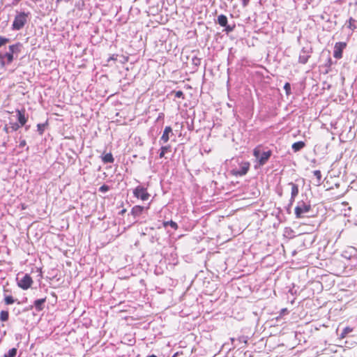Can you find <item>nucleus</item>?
<instances>
[{
	"label": "nucleus",
	"instance_id": "obj_30",
	"mask_svg": "<svg viewBox=\"0 0 357 357\" xmlns=\"http://www.w3.org/2000/svg\"><path fill=\"white\" fill-rule=\"evenodd\" d=\"M175 96L176 98H182L183 96V93L181 91H178L175 93Z\"/></svg>",
	"mask_w": 357,
	"mask_h": 357
},
{
	"label": "nucleus",
	"instance_id": "obj_6",
	"mask_svg": "<svg viewBox=\"0 0 357 357\" xmlns=\"http://www.w3.org/2000/svg\"><path fill=\"white\" fill-rule=\"evenodd\" d=\"M250 168V163L248 162H243L240 164L239 169H233L232 174L235 176H243L247 174Z\"/></svg>",
	"mask_w": 357,
	"mask_h": 357
},
{
	"label": "nucleus",
	"instance_id": "obj_5",
	"mask_svg": "<svg viewBox=\"0 0 357 357\" xmlns=\"http://www.w3.org/2000/svg\"><path fill=\"white\" fill-rule=\"evenodd\" d=\"M33 283V280L29 275L26 274L24 277L20 280L17 282L18 286L23 289H29Z\"/></svg>",
	"mask_w": 357,
	"mask_h": 357
},
{
	"label": "nucleus",
	"instance_id": "obj_20",
	"mask_svg": "<svg viewBox=\"0 0 357 357\" xmlns=\"http://www.w3.org/2000/svg\"><path fill=\"white\" fill-rule=\"evenodd\" d=\"M8 319V312L2 310L0 312V320L2 321H6Z\"/></svg>",
	"mask_w": 357,
	"mask_h": 357
},
{
	"label": "nucleus",
	"instance_id": "obj_11",
	"mask_svg": "<svg viewBox=\"0 0 357 357\" xmlns=\"http://www.w3.org/2000/svg\"><path fill=\"white\" fill-rule=\"evenodd\" d=\"M310 56V54L307 52H306V51L302 50L301 53L299 55V62L303 64L306 63Z\"/></svg>",
	"mask_w": 357,
	"mask_h": 357
},
{
	"label": "nucleus",
	"instance_id": "obj_15",
	"mask_svg": "<svg viewBox=\"0 0 357 357\" xmlns=\"http://www.w3.org/2000/svg\"><path fill=\"white\" fill-rule=\"evenodd\" d=\"M17 112L20 126H23L26 122V119L24 116V114L21 111L17 110Z\"/></svg>",
	"mask_w": 357,
	"mask_h": 357
},
{
	"label": "nucleus",
	"instance_id": "obj_33",
	"mask_svg": "<svg viewBox=\"0 0 357 357\" xmlns=\"http://www.w3.org/2000/svg\"><path fill=\"white\" fill-rule=\"evenodd\" d=\"M38 130H40V132L42 133V132H43V129L42 128V125L38 124Z\"/></svg>",
	"mask_w": 357,
	"mask_h": 357
},
{
	"label": "nucleus",
	"instance_id": "obj_24",
	"mask_svg": "<svg viewBox=\"0 0 357 357\" xmlns=\"http://www.w3.org/2000/svg\"><path fill=\"white\" fill-rule=\"evenodd\" d=\"M17 354V349L15 348H13L9 350L8 351V356L6 355L4 356V357H15Z\"/></svg>",
	"mask_w": 357,
	"mask_h": 357
},
{
	"label": "nucleus",
	"instance_id": "obj_8",
	"mask_svg": "<svg viewBox=\"0 0 357 357\" xmlns=\"http://www.w3.org/2000/svg\"><path fill=\"white\" fill-rule=\"evenodd\" d=\"M172 133V129L170 126L165 127L160 142L162 144L167 143L169 139V134Z\"/></svg>",
	"mask_w": 357,
	"mask_h": 357
},
{
	"label": "nucleus",
	"instance_id": "obj_36",
	"mask_svg": "<svg viewBox=\"0 0 357 357\" xmlns=\"http://www.w3.org/2000/svg\"><path fill=\"white\" fill-rule=\"evenodd\" d=\"M24 144H25V142L24 141L21 142V146H24Z\"/></svg>",
	"mask_w": 357,
	"mask_h": 357
},
{
	"label": "nucleus",
	"instance_id": "obj_10",
	"mask_svg": "<svg viewBox=\"0 0 357 357\" xmlns=\"http://www.w3.org/2000/svg\"><path fill=\"white\" fill-rule=\"evenodd\" d=\"M270 156H271L270 151L263 152L258 159L259 165H264L267 162V160L269 159Z\"/></svg>",
	"mask_w": 357,
	"mask_h": 357
},
{
	"label": "nucleus",
	"instance_id": "obj_17",
	"mask_svg": "<svg viewBox=\"0 0 357 357\" xmlns=\"http://www.w3.org/2000/svg\"><path fill=\"white\" fill-rule=\"evenodd\" d=\"M353 328L350 327V326H347L346 328H344V330L342 331V332L341 333V334L340 335V339H344V337H346V336L351 333L353 331Z\"/></svg>",
	"mask_w": 357,
	"mask_h": 357
},
{
	"label": "nucleus",
	"instance_id": "obj_22",
	"mask_svg": "<svg viewBox=\"0 0 357 357\" xmlns=\"http://www.w3.org/2000/svg\"><path fill=\"white\" fill-rule=\"evenodd\" d=\"M261 151L259 147H256L253 151V155L256 158V159H259L261 155Z\"/></svg>",
	"mask_w": 357,
	"mask_h": 357
},
{
	"label": "nucleus",
	"instance_id": "obj_19",
	"mask_svg": "<svg viewBox=\"0 0 357 357\" xmlns=\"http://www.w3.org/2000/svg\"><path fill=\"white\" fill-rule=\"evenodd\" d=\"M171 151L170 146H162L160 152V158H163L166 153Z\"/></svg>",
	"mask_w": 357,
	"mask_h": 357
},
{
	"label": "nucleus",
	"instance_id": "obj_12",
	"mask_svg": "<svg viewBox=\"0 0 357 357\" xmlns=\"http://www.w3.org/2000/svg\"><path fill=\"white\" fill-rule=\"evenodd\" d=\"M45 301V298H41L34 301V306L38 311H41L43 309V305Z\"/></svg>",
	"mask_w": 357,
	"mask_h": 357
},
{
	"label": "nucleus",
	"instance_id": "obj_27",
	"mask_svg": "<svg viewBox=\"0 0 357 357\" xmlns=\"http://www.w3.org/2000/svg\"><path fill=\"white\" fill-rule=\"evenodd\" d=\"M20 126L19 124H17V123H15L11 125L10 128L12 130V131H15L20 128Z\"/></svg>",
	"mask_w": 357,
	"mask_h": 357
},
{
	"label": "nucleus",
	"instance_id": "obj_2",
	"mask_svg": "<svg viewBox=\"0 0 357 357\" xmlns=\"http://www.w3.org/2000/svg\"><path fill=\"white\" fill-rule=\"evenodd\" d=\"M30 13L27 12H19L17 13L15 16L14 20L12 24V29L15 31H19L22 29L25 24L28 22L29 19Z\"/></svg>",
	"mask_w": 357,
	"mask_h": 357
},
{
	"label": "nucleus",
	"instance_id": "obj_3",
	"mask_svg": "<svg viewBox=\"0 0 357 357\" xmlns=\"http://www.w3.org/2000/svg\"><path fill=\"white\" fill-rule=\"evenodd\" d=\"M311 208V206L309 204H306L304 202H299L298 205L295 208V215L296 218H302L304 217V214L309 212Z\"/></svg>",
	"mask_w": 357,
	"mask_h": 357
},
{
	"label": "nucleus",
	"instance_id": "obj_16",
	"mask_svg": "<svg viewBox=\"0 0 357 357\" xmlns=\"http://www.w3.org/2000/svg\"><path fill=\"white\" fill-rule=\"evenodd\" d=\"M218 22L221 26H226L227 24V18L224 15H220L218 17Z\"/></svg>",
	"mask_w": 357,
	"mask_h": 357
},
{
	"label": "nucleus",
	"instance_id": "obj_7",
	"mask_svg": "<svg viewBox=\"0 0 357 357\" xmlns=\"http://www.w3.org/2000/svg\"><path fill=\"white\" fill-rule=\"evenodd\" d=\"M346 46V43H336L334 47L333 56L336 59H341L342 56V51Z\"/></svg>",
	"mask_w": 357,
	"mask_h": 357
},
{
	"label": "nucleus",
	"instance_id": "obj_29",
	"mask_svg": "<svg viewBox=\"0 0 357 357\" xmlns=\"http://www.w3.org/2000/svg\"><path fill=\"white\" fill-rule=\"evenodd\" d=\"M109 190V187L106 185H103L100 188V191L101 192H107Z\"/></svg>",
	"mask_w": 357,
	"mask_h": 357
},
{
	"label": "nucleus",
	"instance_id": "obj_9",
	"mask_svg": "<svg viewBox=\"0 0 357 357\" xmlns=\"http://www.w3.org/2000/svg\"><path fill=\"white\" fill-rule=\"evenodd\" d=\"M289 185L291 186V199H290V204H292L296 197L298 194V185L294 183H289Z\"/></svg>",
	"mask_w": 357,
	"mask_h": 357
},
{
	"label": "nucleus",
	"instance_id": "obj_35",
	"mask_svg": "<svg viewBox=\"0 0 357 357\" xmlns=\"http://www.w3.org/2000/svg\"><path fill=\"white\" fill-rule=\"evenodd\" d=\"M352 21H353V20H352V19H350V20H349V24H350L349 26H350L351 28V26H353V24H351V22H352Z\"/></svg>",
	"mask_w": 357,
	"mask_h": 357
},
{
	"label": "nucleus",
	"instance_id": "obj_23",
	"mask_svg": "<svg viewBox=\"0 0 357 357\" xmlns=\"http://www.w3.org/2000/svg\"><path fill=\"white\" fill-rule=\"evenodd\" d=\"M14 302H15V300L13 298V296H6V298H5V303H6V304L10 305V304L14 303Z\"/></svg>",
	"mask_w": 357,
	"mask_h": 357
},
{
	"label": "nucleus",
	"instance_id": "obj_18",
	"mask_svg": "<svg viewBox=\"0 0 357 357\" xmlns=\"http://www.w3.org/2000/svg\"><path fill=\"white\" fill-rule=\"evenodd\" d=\"M102 161L105 162V163H112L114 160V158H113V155H112V153H107L105 154L102 158Z\"/></svg>",
	"mask_w": 357,
	"mask_h": 357
},
{
	"label": "nucleus",
	"instance_id": "obj_21",
	"mask_svg": "<svg viewBox=\"0 0 357 357\" xmlns=\"http://www.w3.org/2000/svg\"><path fill=\"white\" fill-rule=\"evenodd\" d=\"M163 225H164L165 227H167V225H169L170 227H172L174 229H177V228H178V225H177L176 222H174L172 220L164 222Z\"/></svg>",
	"mask_w": 357,
	"mask_h": 357
},
{
	"label": "nucleus",
	"instance_id": "obj_37",
	"mask_svg": "<svg viewBox=\"0 0 357 357\" xmlns=\"http://www.w3.org/2000/svg\"><path fill=\"white\" fill-rule=\"evenodd\" d=\"M149 357H156L155 355H151Z\"/></svg>",
	"mask_w": 357,
	"mask_h": 357
},
{
	"label": "nucleus",
	"instance_id": "obj_25",
	"mask_svg": "<svg viewBox=\"0 0 357 357\" xmlns=\"http://www.w3.org/2000/svg\"><path fill=\"white\" fill-rule=\"evenodd\" d=\"M313 174L314 176H316V178H317L318 180V182H319L321 179V172L319 170H314L313 172Z\"/></svg>",
	"mask_w": 357,
	"mask_h": 357
},
{
	"label": "nucleus",
	"instance_id": "obj_14",
	"mask_svg": "<svg viewBox=\"0 0 357 357\" xmlns=\"http://www.w3.org/2000/svg\"><path fill=\"white\" fill-rule=\"evenodd\" d=\"M305 146V143L303 142H297L292 144V149L294 152H297L301 150Z\"/></svg>",
	"mask_w": 357,
	"mask_h": 357
},
{
	"label": "nucleus",
	"instance_id": "obj_31",
	"mask_svg": "<svg viewBox=\"0 0 357 357\" xmlns=\"http://www.w3.org/2000/svg\"><path fill=\"white\" fill-rule=\"evenodd\" d=\"M10 128H8L7 126H5L4 128H3V130L6 132V133H8L10 132Z\"/></svg>",
	"mask_w": 357,
	"mask_h": 357
},
{
	"label": "nucleus",
	"instance_id": "obj_34",
	"mask_svg": "<svg viewBox=\"0 0 357 357\" xmlns=\"http://www.w3.org/2000/svg\"><path fill=\"white\" fill-rule=\"evenodd\" d=\"M226 30H227V31H231L233 30V29H232L231 27H230V26H227V27L226 28Z\"/></svg>",
	"mask_w": 357,
	"mask_h": 357
},
{
	"label": "nucleus",
	"instance_id": "obj_1",
	"mask_svg": "<svg viewBox=\"0 0 357 357\" xmlns=\"http://www.w3.org/2000/svg\"><path fill=\"white\" fill-rule=\"evenodd\" d=\"M20 44L9 46V50L4 54L0 53V63L4 66L6 63H10L13 61L14 54L20 52Z\"/></svg>",
	"mask_w": 357,
	"mask_h": 357
},
{
	"label": "nucleus",
	"instance_id": "obj_13",
	"mask_svg": "<svg viewBox=\"0 0 357 357\" xmlns=\"http://www.w3.org/2000/svg\"><path fill=\"white\" fill-rule=\"evenodd\" d=\"M144 207L141 206H135L131 210V213L134 216H138L142 214V213L144 211Z\"/></svg>",
	"mask_w": 357,
	"mask_h": 357
},
{
	"label": "nucleus",
	"instance_id": "obj_28",
	"mask_svg": "<svg viewBox=\"0 0 357 357\" xmlns=\"http://www.w3.org/2000/svg\"><path fill=\"white\" fill-rule=\"evenodd\" d=\"M8 42V39L0 37V47Z\"/></svg>",
	"mask_w": 357,
	"mask_h": 357
},
{
	"label": "nucleus",
	"instance_id": "obj_4",
	"mask_svg": "<svg viewBox=\"0 0 357 357\" xmlns=\"http://www.w3.org/2000/svg\"><path fill=\"white\" fill-rule=\"evenodd\" d=\"M135 197L143 201L147 200L150 195L147 192L146 190L141 186H137L133 191Z\"/></svg>",
	"mask_w": 357,
	"mask_h": 357
},
{
	"label": "nucleus",
	"instance_id": "obj_32",
	"mask_svg": "<svg viewBox=\"0 0 357 357\" xmlns=\"http://www.w3.org/2000/svg\"><path fill=\"white\" fill-rule=\"evenodd\" d=\"M241 1H242L243 5L244 6H247V4H248V2H249V0H241Z\"/></svg>",
	"mask_w": 357,
	"mask_h": 357
},
{
	"label": "nucleus",
	"instance_id": "obj_26",
	"mask_svg": "<svg viewBox=\"0 0 357 357\" xmlns=\"http://www.w3.org/2000/svg\"><path fill=\"white\" fill-rule=\"evenodd\" d=\"M284 89L286 91L287 94L290 93L291 86L289 83H286L284 86Z\"/></svg>",
	"mask_w": 357,
	"mask_h": 357
}]
</instances>
